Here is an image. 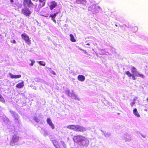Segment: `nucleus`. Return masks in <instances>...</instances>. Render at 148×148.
I'll use <instances>...</instances> for the list:
<instances>
[{
	"instance_id": "f257e3e1",
	"label": "nucleus",
	"mask_w": 148,
	"mask_h": 148,
	"mask_svg": "<svg viewBox=\"0 0 148 148\" xmlns=\"http://www.w3.org/2000/svg\"><path fill=\"white\" fill-rule=\"evenodd\" d=\"M73 139L75 143L83 145L82 143L86 142V138L83 136L78 135L74 136Z\"/></svg>"
},
{
	"instance_id": "f03ea898",
	"label": "nucleus",
	"mask_w": 148,
	"mask_h": 148,
	"mask_svg": "<svg viewBox=\"0 0 148 148\" xmlns=\"http://www.w3.org/2000/svg\"><path fill=\"white\" fill-rule=\"evenodd\" d=\"M21 36L22 38L24 40L25 42L28 45H29L31 44V40L29 39V37L26 33H24L22 34Z\"/></svg>"
},
{
	"instance_id": "7ed1b4c3",
	"label": "nucleus",
	"mask_w": 148,
	"mask_h": 148,
	"mask_svg": "<svg viewBox=\"0 0 148 148\" xmlns=\"http://www.w3.org/2000/svg\"><path fill=\"white\" fill-rule=\"evenodd\" d=\"M21 12L24 15L27 16H29L31 13V12L30 11L28 8L27 7L22 9L21 10Z\"/></svg>"
},
{
	"instance_id": "20e7f679",
	"label": "nucleus",
	"mask_w": 148,
	"mask_h": 148,
	"mask_svg": "<svg viewBox=\"0 0 148 148\" xmlns=\"http://www.w3.org/2000/svg\"><path fill=\"white\" fill-rule=\"evenodd\" d=\"M86 130V129L84 127L77 125L76 131L83 132Z\"/></svg>"
},
{
	"instance_id": "39448f33",
	"label": "nucleus",
	"mask_w": 148,
	"mask_h": 148,
	"mask_svg": "<svg viewBox=\"0 0 148 148\" xmlns=\"http://www.w3.org/2000/svg\"><path fill=\"white\" fill-rule=\"evenodd\" d=\"M89 11H90L92 12L93 14H95L98 12L96 7L95 5L91 6L88 8Z\"/></svg>"
},
{
	"instance_id": "423d86ee",
	"label": "nucleus",
	"mask_w": 148,
	"mask_h": 148,
	"mask_svg": "<svg viewBox=\"0 0 148 148\" xmlns=\"http://www.w3.org/2000/svg\"><path fill=\"white\" fill-rule=\"evenodd\" d=\"M58 6V3L54 1H52L50 2V5L49 7L50 9L52 10L54 8Z\"/></svg>"
},
{
	"instance_id": "0eeeda50",
	"label": "nucleus",
	"mask_w": 148,
	"mask_h": 148,
	"mask_svg": "<svg viewBox=\"0 0 148 148\" xmlns=\"http://www.w3.org/2000/svg\"><path fill=\"white\" fill-rule=\"evenodd\" d=\"M23 4H27L28 7L29 8L33 5V3L32 2L31 0H24Z\"/></svg>"
},
{
	"instance_id": "6e6552de",
	"label": "nucleus",
	"mask_w": 148,
	"mask_h": 148,
	"mask_svg": "<svg viewBox=\"0 0 148 148\" xmlns=\"http://www.w3.org/2000/svg\"><path fill=\"white\" fill-rule=\"evenodd\" d=\"M58 12H57L56 13L54 14H50L49 16V17H51V19L55 23H56V21L55 18H56V17L57 15L58 14Z\"/></svg>"
},
{
	"instance_id": "1a4fd4ad",
	"label": "nucleus",
	"mask_w": 148,
	"mask_h": 148,
	"mask_svg": "<svg viewBox=\"0 0 148 148\" xmlns=\"http://www.w3.org/2000/svg\"><path fill=\"white\" fill-rule=\"evenodd\" d=\"M47 122L49 125L51 127L52 129L55 128V126L53 123L52 121L49 118H47Z\"/></svg>"
},
{
	"instance_id": "9d476101",
	"label": "nucleus",
	"mask_w": 148,
	"mask_h": 148,
	"mask_svg": "<svg viewBox=\"0 0 148 148\" xmlns=\"http://www.w3.org/2000/svg\"><path fill=\"white\" fill-rule=\"evenodd\" d=\"M77 127V125H69L67 127V128L71 130H73L76 131V128Z\"/></svg>"
},
{
	"instance_id": "9b49d317",
	"label": "nucleus",
	"mask_w": 148,
	"mask_h": 148,
	"mask_svg": "<svg viewBox=\"0 0 148 148\" xmlns=\"http://www.w3.org/2000/svg\"><path fill=\"white\" fill-rule=\"evenodd\" d=\"M9 74L10 76V77L12 79H17L21 77V75H13L10 73H9Z\"/></svg>"
},
{
	"instance_id": "f8f14e48",
	"label": "nucleus",
	"mask_w": 148,
	"mask_h": 148,
	"mask_svg": "<svg viewBox=\"0 0 148 148\" xmlns=\"http://www.w3.org/2000/svg\"><path fill=\"white\" fill-rule=\"evenodd\" d=\"M78 80L81 82H82L85 80V78L84 76L82 75H79L77 76Z\"/></svg>"
},
{
	"instance_id": "ddd939ff",
	"label": "nucleus",
	"mask_w": 148,
	"mask_h": 148,
	"mask_svg": "<svg viewBox=\"0 0 148 148\" xmlns=\"http://www.w3.org/2000/svg\"><path fill=\"white\" fill-rule=\"evenodd\" d=\"M24 82L22 81L21 82L17 84L16 85V87L18 88H21L24 86Z\"/></svg>"
},
{
	"instance_id": "4468645a",
	"label": "nucleus",
	"mask_w": 148,
	"mask_h": 148,
	"mask_svg": "<svg viewBox=\"0 0 148 148\" xmlns=\"http://www.w3.org/2000/svg\"><path fill=\"white\" fill-rule=\"evenodd\" d=\"M133 113L134 115L138 117H140V115L137 111V109L135 108L134 109L133 111Z\"/></svg>"
},
{
	"instance_id": "2eb2a0df",
	"label": "nucleus",
	"mask_w": 148,
	"mask_h": 148,
	"mask_svg": "<svg viewBox=\"0 0 148 148\" xmlns=\"http://www.w3.org/2000/svg\"><path fill=\"white\" fill-rule=\"evenodd\" d=\"M69 36L70 37V40L71 42H75L76 41V40L73 34H70Z\"/></svg>"
},
{
	"instance_id": "dca6fc26",
	"label": "nucleus",
	"mask_w": 148,
	"mask_h": 148,
	"mask_svg": "<svg viewBox=\"0 0 148 148\" xmlns=\"http://www.w3.org/2000/svg\"><path fill=\"white\" fill-rule=\"evenodd\" d=\"M18 140V138L16 137H13L12 138V140L11 142V143L12 144H13V143L17 141Z\"/></svg>"
},
{
	"instance_id": "f3484780",
	"label": "nucleus",
	"mask_w": 148,
	"mask_h": 148,
	"mask_svg": "<svg viewBox=\"0 0 148 148\" xmlns=\"http://www.w3.org/2000/svg\"><path fill=\"white\" fill-rule=\"evenodd\" d=\"M135 76L137 77H140L142 78L144 77V75L138 72H137L135 75Z\"/></svg>"
},
{
	"instance_id": "a211bd4d",
	"label": "nucleus",
	"mask_w": 148,
	"mask_h": 148,
	"mask_svg": "<svg viewBox=\"0 0 148 148\" xmlns=\"http://www.w3.org/2000/svg\"><path fill=\"white\" fill-rule=\"evenodd\" d=\"M131 72L132 73H136L137 70L136 68L134 67V66H132V69L131 70Z\"/></svg>"
},
{
	"instance_id": "6ab92c4d",
	"label": "nucleus",
	"mask_w": 148,
	"mask_h": 148,
	"mask_svg": "<svg viewBox=\"0 0 148 148\" xmlns=\"http://www.w3.org/2000/svg\"><path fill=\"white\" fill-rule=\"evenodd\" d=\"M125 74L129 77H131L132 76V75L131 73L129 71H127L125 72Z\"/></svg>"
},
{
	"instance_id": "aec40b11",
	"label": "nucleus",
	"mask_w": 148,
	"mask_h": 148,
	"mask_svg": "<svg viewBox=\"0 0 148 148\" xmlns=\"http://www.w3.org/2000/svg\"><path fill=\"white\" fill-rule=\"evenodd\" d=\"M53 143L54 146L56 148H58V143L56 140H54L53 141Z\"/></svg>"
},
{
	"instance_id": "412c9836",
	"label": "nucleus",
	"mask_w": 148,
	"mask_h": 148,
	"mask_svg": "<svg viewBox=\"0 0 148 148\" xmlns=\"http://www.w3.org/2000/svg\"><path fill=\"white\" fill-rule=\"evenodd\" d=\"M84 1V0H76V2L78 4H81L82 2Z\"/></svg>"
},
{
	"instance_id": "4be33fe9",
	"label": "nucleus",
	"mask_w": 148,
	"mask_h": 148,
	"mask_svg": "<svg viewBox=\"0 0 148 148\" xmlns=\"http://www.w3.org/2000/svg\"><path fill=\"white\" fill-rule=\"evenodd\" d=\"M45 2H44L42 4H40L38 5V7L39 8H40L43 6H44L45 5Z\"/></svg>"
},
{
	"instance_id": "5701e85b",
	"label": "nucleus",
	"mask_w": 148,
	"mask_h": 148,
	"mask_svg": "<svg viewBox=\"0 0 148 148\" xmlns=\"http://www.w3.org/2000/svg\"><path fill=\"white\" fill-rule=\"evenodd\" d=\"M132 29L134 32H136L138 30V28L137 27L134 26L132 27Z\"/></svg>"
},
{
	"instance_id": "b1692460",
	"label": "nucleus",
	"mask_w": 148,
	"mask_h": 148,
	"mask_svg": "<svg viewBox=\"0 0 148 148\" xmlns=\"http://www.w3.org/2000/svg\"><path fill=\"white\" fill-rule=\"evenodd\" d=\"M39 63L40 64V65L43 66H45V62H43L42 61H40L39 62Z\"/></svg>"
},
{
	"instance_id": "393cba45",
	"label": "nucleus",
	"mask_w": 148,
	"mask_h": 148,
	"mask_svg": "<svg viewBox=\"0 0 148 148\" xmlns=\"http://www.w3.org/2000/svg\"><path fill=\"white\" fill-rule=\"evenodd\" d=\"M0 101H4L5 100L3 97L0 94Z\"/></svg>"
},
{
	"instance_id": "a878e982",
	"label": "nucleus",
	"mask_w": 148,
	"mask_h": 148,
	"mask_svg": "<svg viewBox=\"0 0 148 148\" xmlns=\"http://www.w3.org/2000/svg\"><path fill=\"white\" fill-rule=\"evenodd\" d=\"M30 61L31 62V63L30 64V65L31 66H32L35 63V62L34 61L32 60H30Z\"/></svg>"
},
{
	"instance_id": "bb28decb",
	"label": "nucleus",
	"mask_w": 148,
	"mask_h": 148,
	"mask_svg": "<svg viewBox=\"0 0 148 148\" xmlns=\"http://www.w3.org/2000/svg\"><path fill=\"white\" fill-rule=\"evenodd\" d=\"M135 100H134L130 104L132 107H133V106L135 104Z\"/></svg>"
},
{
	"instance_id": "cd10ccee",
	"label": "nucleus",
	"mask_w": 148,
	"mask_h": 148,
	"mask_svg": "<svg viewBox=\"0 0 148 148\" xmlns=\"http://www.w3.org/2000/svg\"><path fill=\"white\" fill-rule=\"evenodd\" d=\"M135 76H136L135 75V76L134 75V74H133L132 75V79H133V80H135V79H136V78L135 77Z\"/></svg>"
},
{
	"instance_id": "c85d7f7f",
	"label": "nucleus",
	"mask_w": 148,
	"mask_h": 148,
	"mask_svg": "<svg viewBox=\"0 0 148 148\" xmlns=\"http://www.w3.org/2000/svg\"><path fill=\"white\" fill-rule=\"evenodd\" d=\"M11 42L14 44L16 43V41L14 40H13L12 41H11Z\"/></svg>"
},
{
	"instance_id": "c756f323",
	"label": "nucleus",
	"mask_w": 148,
	"mask_h": 148,
	"mask_svg": "<svg viewBox=\"0 0 148 148\" xmlns=\"http://www.w3.org/2000/svg\"><path fill=\"white\" fill-rule=\"evenodd\" d=\"M141 135L143 138H145L146 137V136L145 135H143V134H141Z\"/></svg>"
},
{
	"instance_id": "7c9ffc66",
	"label": "nucleus",
	"mask_w": 148,
	"mask_h": 148,
	"mask_svg": "<svg viewBox=\"0 0 148 148\" xmlns=\"http://www.w3.org/2000/svg\"><path fill=\"white\" fill-rule=\"evenodd\" d=\"M52 73L54 74V75H56V73L55 72L53 71H52Z\"/></svg>"
},
{
	"instance_id": "2f4dec72",
	"label": "nucleus",
	"mask_w": 148,
	"mask_h": 148,
	"mask_svg": "<svg viewBox=\"0 0 148 148\" xmlns=\"http://www.w3.org/2000/svg\"><path fill=\"white\" fill-rule=\"evenodd\" d=\"M39 0V1L40 2H43L44 1H45V0Z\"/></svg>"
},
{
	"instance_id": "473e14b6",
	"label": "nucleus",
	"mask_w": 148,
	"mask_h": 148,
	"mask_svg": "<svg viewBox=\"0 0 148 148\" xmlns=\"http://www.w3.org/2000/svg\"><path fill=\"white\" fill-rule=\"evenodd\" d=\"M10 2L12 3L14 1L13 0H10Z\"/></svg>"
},
{
	"instance_id": "72a5a7b5",
	"label": "nucleus",
	"mask_w": 148,
	"mask_h": 148,
	"mask_svg": "<svg viewBox=\"0 0 148 148\" xmlns=\"http://www.w3.org/2000/svg\"><path fill=\"white\" fill-rule=\"evenodd\" d=\"M147 101L148 102V97L147 99Z\"/></svg>"
},
{
	"instance_id": "f704fd0d",
	"label": "nucleus",
	"mask_w": 148,
	"mask_h": 148,
	"mask_svg": "<svg viewBox=\"0 0 148 148\" xmlns=\"http://www.w3.org/2000/svg\"><path fill=\"white\" fill-rule=\"evenodd\" d=\"M87 45H89V44H86Z\"/></svg>"
},
{
	"instance_id": "c9c22d12",
	"label": "nucleus",
	"mask_w": 148,
	"mask_h": 148,
	"mask_svg": "<svg viewBox=\"0 0 148 148\" xmlns=\"http://www.w3.org/2000/svg\"><path fill=\"white\" fill-rule=\"evenodd\" d=\"M45 17H47V16H45Z\"/></svg>"
}]
</instances>
